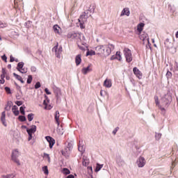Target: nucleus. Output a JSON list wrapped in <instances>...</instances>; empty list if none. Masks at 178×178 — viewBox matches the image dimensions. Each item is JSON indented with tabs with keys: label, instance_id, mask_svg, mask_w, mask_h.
I'll list each match as a JSON object with an SVG mask.
<instances>
[{
	"label": "nucleus",
	"instance_id": "nucleus-1",
	"mask_svg": "<svg viewBox=\"0 0 178 178\" xmlns=\"http://www.w3.org/2000/svg\"><path fill=\"white\" fill-rule=\"evenodd\" d=\"M112 49H115L113 44H104L97 46L95 51L97 55H102L103 56H109L112 52Z\"/></svg>",
	"mask_w": 178,
	"mask_h": 178
},
{
	"label": "nucleus",
	"instance_id": "nucleus-2",
	"mask_svg": "<svg viewBox=\"0 0 178 178\" xmlns=\"http://www.w3.org/2000/svg\"><path fill=\"white\" fill-rule=\"evenodd\" d=\"M170 102H172V95H170V93H167L161 99V105L164 108H166L170 105Z\"/></svg>",
	"mask_w": 178,
	"mask_h": 178
},
{
	"label": "nucleus",
	"instance_id": "nucleus-3",
	"mask_svg": "<svg viewBox=\"0 0 178 178\" xmlns=\"http://www.w3.org/2000/svg\"><path fill=\"white\" fill-rule=\"evenodd\" d=\"M73 149V145L71 143H68L65 146V149L61 151L62 155L65 156V158H69L72 152V149Z\"/></svg>",
	"mask_w": 178,
	"mask_h": 178
},
{
	"label": "nucleus",
	"instance_id": "nucleus-4",
	"mask_svg": "<svg viewBox=\"0 0 178 178\" xmlns=\"http://www.w3.org/2000/svg\"><path fill=\"white\" fill-rule=\"evenodd\" d=\"M124 55L126 58V61L128 63H130L131 60H133V54H131V50H130L129 48H124Z\"/></svg>",
	"mask_w": 178,
	"mask_h": 178
},
{
	"label": "nucleus",
	"instance_id": "nucleus-5",
	"mask_svg": "<svg viewBox=\"0 0 178 178\" xmlns=\"http://www.w3.org/2000/svg\"><path fill=\"white\" fill-rule=\"evenodd\" d=\"M20 156V153L17 149L13 151L12 153V159L15 162L16 164L20 165V161L17 159Z\"/></svg>",
	"mask_w": 178,
	"mask_h": 178
},
{
	"label": "nucleus",
	"instance_id": "nucleus-6",
	"mask_svg": "<svg viewBox=\"0 0 178 178\" xmlns=\"http://www.w3.org/2000/svg\"><path fill=\"white\" fill-rule=\"evenodd\" d=\"M26 131L29 134L28 141H31L33 138V134L37 131V126L32 125L31 129H27Z\"/></svg>",
	"mask_w": 178,
	"mask_h": 178
},
{
	"label": "nucleus",
	"instance_id": "nucleus-7",
	"mask_svg": "<svg viewBox=\"0 0 178 178\" xmlns=\"http://www.w3.org/2000/svg\"><path fill=\"white\" fill-rule=\"evenodd\" d=\"M67 37V38H72V40H81V33L70 32Z\"/></svg>",
	"mask_w": 178,
	"mask_h": 178
},
{
	"label": "nucleus",
	"instance_id": "nucleus-8",
	"mask_svg": "<svg viewBox=\"0 0 178 178\" xmlns=\"http://www.w3.org/2000/svg\"><path fill=\"white\" fill-rule=\"evenodd\" d=\"M140 39L143 41V45L149 44V38L148 37V34L143 33L140 35Z\"/></svg>",
	"mask_w": 178,
	"mask_h": 178
},
{
	"label": "nucleus",
	"instance_id": "nucleus-9",
	"mask_svg": "<svg viewBox=\"0 0 178 178\" xmlns=\"http://www.w3.org/2000/svg\"><path fill=\"white\" fill-rule=\"evenodd\" d=\"M145 163H147V161H145V159L143 156L138 158L136 161L137 166L139 168H144V166H145Z\"/></svg>",
	"mask_w": 178,
	"mask_h": 178
},
{
	"label": "nucleus",
	"instance_id": "nucleus-10",
	"mask_svg": "<svg viewBox=\"0 0 178 178\" xmlns=\"http://www.w3.org/2000/svg\"><path fill=\"white\" fill-rule=\"evenodd\" d=\"M53 51H55L56 56L58 58H60V54H62V46L58 49V43L53 48Z\"/></svg>",
	"mask_w": 178,
	"mask_h": 178
},
{
	"label": "nucleus",
	"instance_id": "nucleus-11",
	"mask_svg": "<svg viewBox=\"0 0 178 178\" xmlns=\"http://www.w3.org/2000/svg\"><path fill=\"white\" fill-rule=\"evenodd\" d=\"M45 139L49 144V148H52L55 145V139L51 136H46Z\"/></svg>",
	"mask_w": 178,
	"mask_h": 178
},
{
	"label": "nucleus",
	"instance_id": "nucleus-12",
	"mask_svg": "<svg viewBox=\"0 0 178 178\" xmlns=\"http://www.w3.org/2000/svg\"><path fill=\"white\" fill-rule=\"evenodd\" d=\"M133 72L136 77H138L139 79H143V73H141V71H140V70H138L137 67H134Z\"/></svg>",
	"mask_w": 178,
	"mask_h": 178
},
{
	"label": "nucleus",
	"instance_id": "nucleus-13",
	"mask_svg": "<svg viewBox=\"0 0 178 178\" xmlns=\"http://www.w3.org/2000/svg\"><path fill=\"white\" fill-rule=\"evenodd\" d=\"M6 113L5 111H3L1 113V122L2 123V124H3L5 126V127H6V126H8V124H6Z\"/></svg>",
	"mask_w": 178,
	"mask_h": 178
},
{
	"label": "nucleus",
	"instance_id": "nucleus-14",
	"mask_svg": "<svg viewBox=\"0 0 178 178\" xmlns=\"http://www.w3.org/2000/svg\"><path fill=\"white\" fill-rule=\"evenodd\" d=\"M90 72H92V69H91V65H89L87 67H83L81 70L83 74H87V73H90Z\"/></svg>",
	"mask_w": 178,
	"mask_h": 178
},
{
	"label": "nucleus",
	"instance_id": "nucleus-15",
	"mask_svg": "<svg viewBox=\"0 0 178 178\" xmlns=\"http://www.w3.org/2000/svg\"><path fill=\"white\" fill-rule=\"evenodd\" d=\"M104 86L106 88H111L112 87V80L106 79L104 82Z\"/></svg>",
	"mask_w": 178,
	"mask_h": 178
},
{
	"label": "nucleus",
	"instance_id": "nucleus-16",
	"mask_svg": "<svg viewBox=\"0 0 178 178\" xmlns=\"http://www.w3.org/2000/svg\"><path fill=\"white\" fill-rule=\"evenodd\" d=\"M88 17V15H86V13H83V14H82L79 19V22H82V23H86V22H87V18Z\"/></svg>",
	"mask_w": 178,
	"mask_h": 178
},
{
	"label": "nucleus",
	"instance_id": "nucleus-17",
	"mask_svg": "<svg viewBox=\"0 0 178 178\" xmlns=\"http://www.w3.org/2000/svg\"><path fill=\"white\" fill-rule=\"evenodd\" d=\"M120 16H130V10H129V8H124L120 14Z\"/></svg>",
	"mask_w": 178,
	"mask_h": 178
},
{
	"label": "nucleus",
	"instance_id": "nucleus-18",
	"mask_svg": "<svg viewBox=\"0 0 178 178\" xmlns=\"http://www.w3.org/2000/svg\"><path fill=\"white\" fill-rule=\"evenodd\" d=\"M111 59H118V60H122V55H120V51H117L115 56H113Z\"/></svg>",
	"mask_w": 178,
	"mask_h": 178
},
{
	"label": "nucleus",
	"instance_id": "nucleus-19",
	"mask_svg": "<svg viewBox=\"0 0 178 178\" xmlns=\"http://www.w3.org/2000/svg\"><path fill=\"white\" fill-rule=\"evenodd\" d=\"M53 30L56 34H60V27L58 24L53 26Z\"/></svg>",
	"mask_w": 178,
	"mask_h": 178
},
{
	"label": "nucleus",
	"instance_id": "nucleus-20",
	"mask_svg": "<svg viewBox=\"0 0 178 178\" xmlns=\"http://www.w3.org/2000/svg\"><path fill=\"white\" fill-rule=\"evenodd\" d=\"M144 26L145 24L144 23H140L137 26V31H138V34H141V31H143V29H144Z\"/></svg>",
	"mask_w": 178,
	"mask_h": 178
},
{
	"label": "nucleus",
	"instance_id": "nucleus-21",
	"mask_svg": "<svg viewBox=\"0 0 178 178\" xmlns=\"http://www.w3.org/2000/svg\"><path fill=\"white\" fill-rule=\"evenodd\" d=\"M75 62L76 66H79L81 63V54H78L75 58Z\"/></svg>",
	"mask_w": 178,
	"mask_h": 178
},
{
	"label": "nucleus",
	"instance_id": "nucleus-22",
	"mask_svg": "<svg viewBox=\"0 0 178 178\" xmlns=\"http://www.w3.org/2000/svg\"><path fill=\"white\" fill-rule=\"evenodd\" d=\"M88 163H90V160L87 157L83 156V157L82 165L83 166H88Z\"/></svg>",
	"mask_w": 178,
	"mask_h": 178
},
{
	"label": "nucleus",
	"instance_id": "nucleus-23",
	"mask_svg": "<svg viewBox=\"0 0 178 178\" xmlns=\"http://www.w3.org/2000/svg\"><path fill=\"white\" fill-rule=\"evenodd\" d=\"M59 111H56V114H55V120H56V123L57 124L58 127H59V124H60V123L59 122Z\"/></svg>",
	"mask_w": 178,
	"mask_h": 178
},
{
	"label": "nucleus",
	"instance_id": "nucleus-24",
	"mask_svg": "<svg viewBox=\"0 0 178 178\" xmlns=\"http://www.w3.org/2000/svg\"><path fill=\"white\" fill-rule=\"evenodd\" d=\"M19 108L17 107V106H13V108H12V111H13V113H14V115L15 116H18L19 115Z\"/></svg>",
	"mask_w": 178,
	"mask_h": 178
},
{
	"label": "nucleus",
	"instance_id": "nucleus-25",
	"mask_svg": "<svg viewBox=\"0 0 178 178\" xmlns=\"http://www.w3.org/2000/svg\"><path fill=\"white\" fill-rule=\"evenodd\" d=\"M53 90L54 91V93L56 94V96L58 97V95L60 94V89H59L56 86H54V87H53Z\"/></svg>",
	"mask_w": 178,
	"mask_h": 178
},
{
	"label": "nucleus",
	"instance_id": "nucleus-26",
	"mask_svg": "<svg viewBox=\"0 0 178 178\" xmlns=\"http://www.w3.org/2000/svg\"><path fill=\"white\" fill-rule=\"evenodd\" d=\"M78 149L79 152H81V154H83L86 151V147H84V145L80 144L78 147Z\"/></svg>",
	"mask_w": 178,
	"mask_h": 178
},
{
	"label": "nucleus",
	"instance_id": "nucleus-27",
	"mask_svg": "<svg viewBox=\"0 0 178 178\" xmlns=\"http://www.w3.org/2000/svg\"><path fill=\"white\" fill-rule=\"evenodd\" d=\"M16 177V175L15 174H8V175H1L2 178H15Z\"/></svg>",
	"mask_w": 178,
	"mask_h": 178
},
{
	"label": "nucleus",
	"instance_id": "nucleus-28",
	"mask_svg": "<svg viewBox=\"0 0 178 178\" xmlns=\"http://www.w3.org/2000/svg\"><path fill=\"white\" fill-rule=\"evenodd\" d=\"M116 162L117 163H118V165H123V163H124V161H123V159H122L121 156L117 157Z\"/></svg>",
	"mask_w": 178,
	"mask_h": 178
},
{
	"label": "nucleus",
	"instance_id": "nucleus-29",
	"mask_svg": "<svg viewBox=\"0 0 178 178\" xmlns=\"http://www.w3.org/2000/svg\"><path fill=\"white\" fill-rule=\"evenodd\" d=\"M23 66H24V63L23 62H19L18 64H17V70H21V69H23Z\"/></svg>",
	"mask_w": 178,
	"mask_h": 178
},
{
	"label": "nucleus",
	"instance_id": "nucleus-30",
	"mask_svg": "<svg viewBox=\"0 0 178 178\" xmlns=\"http://www.w3.org/2000/svg\"><path fill=\"white\" fill-rule=\"evenodd\" d=\"M104 167V165H100L99 163L97 164L96 168H95V172H99L100 169H102Z\"/></svg>",
	"mask_w": 178,
	"mask_h": 178
},
{
	"label": "nucleus",
	"instance_id": "nucleus-31",
	"mask_svg": "<svg viewBox=\"0 0 178 178\" xmlns=\"http://www.w3.org/2000/svg\"><path fill=\"white\" fill-rule=\"evenodd\" d=\"M42 171L44 172V175H49V171H48V166L45 165L42 168Z\"/></svg>",
	"mask_w": 178,
	"mask_h": 178
},
{
	"label": "nucleus",
	"instance_id": "nucleus-32",
	"mask_svg": "<svg viewBox=\"0 0 178 178\" xmlns=\"http://www.w3.org/2000/svg\"><path fill=\"white\" fill-rule=\"evenodd\" d=\"M161 137H162V134H155V138L157 141H159V140H161Z\"/></svg>",
	"mask_w": 178,
	"mask_h": 178
},
{
	"label": "nucleus",
	"instance_id": "nucleus-33",
	"mask_svg": "<svg viewBox=\"0 0 178 178\" xmlns=\"http://www.w3.org/2000/svg\"><path fill=\"white\" fill-rule=\"evenodd\" d=\"M165 47H167L168 48H170V42L169 40V39H166L165 42H164Z\"/></svg>",
	"mask_w": 178,
	"mask_h": 178
},
{
	"label": "nucleus",
	"instance_id": "nucleus-34",
	"mask_svg": "<svg viewBox=\"0 0 178 178\" xmlns=\"http://www.w3.org/2000/svg\"><path fill=\"white\" fill-rule=\"evenodd\" d=\"M33 119H34V114L33 113H30L28 115V120L29 122H31L33 120Z\"/></svg>",
	"mask_w": 178,
	"mask_h": 178
},
{
	"label": "nucleus",
	"instance_id": "nucleus-35",
	"mask_svg": "<svg viewBox=\"0 0 178 178\" xmlns=\"http://www.w3.org/2000/svg\"><path fill=\"white\" fill-rule=\"evenodd\" d=\"M63 173L64 175H70V170H69V169H67V168H63Z\"/></svg>",
	"mask_w": 178,
	"mask_h": 178
},
{
	"label": "nucleus",
	"instance_id": "nucleus-36",
	"mask_svg": "<svg viewBox=\"0 0 178 178\" xmlns=\"http://www.w3.org/2000/svg\"><path fill=\"white\" fill-rule=\"evenodd\" d=\"M95 10V6H90L89 7L88 11H89L90 13H94Z\"/></svg>",
	"mask_w": 178,
	"mask_h": 178
},
{
	"label": "nucleus",
	"instance_id": "nucleus-37",
	"mask_svg": "<svg viewBox=\"0 0 178 178\" xmlns=\"http://www.w3.org/2000/svg\"><path fill=\"white\" fill-rule=\"evenodd\" d=\"M89 55H90V56H92V55H95V51L92 50L87 51L86 56H89Z\"/></svg>",
	"mask_w": 178,
	"mask_h": 178
},
{
	"label": "nucleus",
	"instance_id": "nucleus-38",
	"mask_svg": "<svg viewBox=\"0 0 178 178\" xmlns=\"http://www.w3.org/2000/svg\"><path fill=\"white\" fill-rule=\"evenodd\" d=\"M24 109H26V106H22L19 108V111L22 113V115H26V113L24 112Z\"/></svg>",
	"mask_w": 178,
	"mask_h": 178
},
{
	"label": "nucleus",
	"instance_id": "nucleus-39",
	"mask_svg": "<svg viewBox=\"0 0 178 178\" xmlns=\"http://www.w3.org/2000/svg\"><path fill=\"white\" fill-rule=\"evenodd\" d=\"M18 119L19 120H20V122H26V117L24 115H19Z\"/></svg>",
	"mask_w": 178,
	"mask_h": 178
},
{
	"label": "nucleus",
	"instance_id": "nucleus-40",
	"mask_svg": "<svg viewBox=\"0 0 178 178\" xmlns=\"http://www.w3.org/2000/svg\"><path fill=\"white\" fill-rule=\"evenodd\" d=\"M31 81H33V76L29 75L28 76V79H27V83L28 84H31Z\"/></svg>",
	"mask_w": 178,
	"mask_h": 178
},
{
	"label": "nucleus",
	"instance_id": "nucleus-41",
	"mask_svg": "<svg viewBox=\"0 0 178 178\" xmlns=\"http://www.w3.org/2000/svg\"><path fill=\"white\" fill-rule=\"evenodd\" d=\"M81 41L82 40V41H83V42H82V44L83 45H86V37H84V35H83V34H81Z\"/></svg>",
	"mask_w": 178,
	"mask_h": 178
},
{
	"label": "nucleus",
	"instance_id": "nucleus-42",
	"mask_svg": "<svg viewBox=\"0 0 178 178\" xmlns=\"http://www.w3.org/2000/svg\"><path fill=\"white\" fill-rule=\"evenodd\" d=\"M13 76L14 77H15V79H17V80H19V81L22 79V76H20L19 75H18L16 73H13Z\"/></svg>",
	"mask_w": 178,
	"mask_h": 178
},
{
	"label": "nucleus",
	"instance_id": "nucleus-43",
	"mask_svg": "<svg viewBox=\"0 0 178 178\" xmlns=\"http://www.w3.org/2000/svg\"><path fill=\"white\" fill-rule=\"evenodd\" d=\"M18 72H20V73L24 74L27 72V69L26 68H22L21 70L18 69Z\"/></svg>",
	"mask_w": 178,
	"mask_h": 178
},
{
	"label": "nucleus",
	"instance_id": "nucleus-44",
	"mask_svg": "<svg viewBox=\"0 0 178 178\" xmlns=\"http://www.w3.org/2000/svg\"><path fill=\"white\" fill-rule=\"evenodd\" d=\"M25 26L27 27V29H29V27H31V22L28 21L25 23Z\"/></svg>",
	"mask_w": 178,
	"mask_h": 178
},
{
	"label": "nucleus",
	"instance_id": "nucleus-45",
	"mask_svg": "<svg viewBox=\"0 0 178 178\" xmlns=\"http://www.w3.org/2000/svg\"><path fill=\"white\" fill-rule=\"evenodd\" d=\"M1 59H2V60H4V62H6H6H8V57L5 54L1 56Z\"/></svg>",
	"mask_w": 178,
	"mask_h": 178
},
{
	"label": "nucleus",
	"instance_id": "nucleus-46",
	"mask_svg": "<svg viewBox=\"0 0 178 178\" xmlns=\"http://www.w3.org/2000/svg\"><path fill=\"white\" fill-rule=\"evenodd\" d=\"M166 76L167 79H170V77H172V72H170V71H168L166 73Z\"/></svg>",
	"mask_w": 178,
	"mask_h": 178
},
{
	"label": "nucleus",
	"instance_id": "nucleus-47",
	"mask_svg": "<svg viewBox=\"0 0 178 178\" xmlns=\"http://www.w3.org/2000/svg\"><path fill=\"white\" fill-rule=\"evenodd\" d=\"M41 87V83L40 82H37L35 85V88L37 90Z\"/></svg>",
	"mask_w": 178,
	"mask_h": 178
},
{
	"label": "nucleus",
	"instance_id": "nucleus-48",
	"mask_svg": "<svg viewBox=\"0 0 178 178\" xmlns=\"http://www.w3.org/2000/svg\"><path fill=\"white\" fill-rule=\"evenodd\" d=\"M155 99V104L157 106H159V100L158 99V97H154Z\"/></svg>",
	"mask_w": 178,
	"mask_h": 178
},
{
	"label": "nucleus",
	"instance_id": "nucleus-49",
	"mask_svg": "<svg viewBox=\"0 0 178 178\" xmlns=\"http://www.w3.org/2000/svg\"><path fill=\"white\" fill-rule=\"evenodd\" d=\"M119 130V127H117L115 128V129L113 131V134L115 136L116 133H118V131Z\"/></svg>",
	"mask_w": 178,
	"mask_h": 178
},
{
	"label": "nucleus",
	"instance_id": "nucleus-50",
	"mask_svg": "<svg viewBox=\"0 0 178 178\" xmlns=\"http://www.w3.org/2000/svg\"><path fill=\"white\" fill-rule=\"evenodd\" d=\"M8 26L6 24H3L2 22H0V29H5Z\"/></svg>",
	"mask_w": 178,
	"mask_h": 178
},
{
	"label": "nucleus",
	"instance_id": "nucleus-51",
	"mask_svg": "<svg viewBox=\"0 0 178 178\" xmlns=\"http://www.w3.org/2000/svg\"><path fill=\"white\" fill-rule=\"evenodd\" d=\"M16 105H17V106H20L21 105H23V102L22 101H17L15 102Z\"/></svg>",
	"mask_w": 178,
	"mask_h": 178
},
{
	"label": "nucleus",
	"instance_id": "nucleus-52",
	"mask_svg": "<svg viewBox=\"0 0 178 178\" xmlns=\"http://www.w3.org/2000/svg\"><path fill=\"white\" fill-rule=\"evenodd\" d=\"M5 90L7 92V94H10V88L9 87H6Z\"/></svg>",
	"mask_w": 178,
	"mask_h": 178
},
{
	"label": "nucleus",
	"instance_id": "nucleus-53",
	"mask_svg": "<svg viewBox=\"0 0 178 178\" xmlns=\"http://www.w3.org/2000/svg\"><path fill=\"white\" fill-rule=\"evenodd\" d=\"M79 23H80V27H81V29H85V26H84V22H79Z\"/></svg>",
	"mask_w": 178,
	"mask_h": 178
},
{
	"label": "nucleus",
	"instance_id": "nucleus-54",
	"mask_svg": "<svg viewBox=\"0 0 178 178\" xmlns=\"http://www.w3.org/2000/svg\"><path fill=\"white\" fill-rule=\"evenodd\" d=\"M44 91L46 94H47V95H51V92H49V90H48V88H45Z\"/></svg>",
	"mask_w": 178,
	"mask_h": 178
},
{
	"label": "nucleus",
	"instance_id": "nucleus-55",
	"mask_svg": "<svg viewBox=\"0 0 178 178\" xmlns=\"http://www.w3.org/2000/svg\"><path fill=\"white\" fill-rule=\"evenodd\" d=\"M44 156H46V158H47V159L49 161L51 159L49 157V154H47V153H44Z\"/></svg>",
	"mask_w": 178,
	"mask_h": 178
},
{
	"label": "nucleus",
	"instance_id": "nucleus-56",
	"mask_svg": "<svg viewBox=\"0 0 178 178\" xmlns=\"http://www.w3.org/2000/svg\"><path fill=\"white\" fill-rule=\"evenodd\" d=\"M10 62H15V58L13 57V56H10Z\"/></svg>",
	"mask_w": 178,
	"mask_h": 178
},
{
	"label": "nucleus",
	"instance_id": "nucleus-57",
	"mask_svg": "<svg viewBox=\"0 0 178 178\" xmlns=\"http://www.w3.org/2000/svg\"><path fill=\"white\" fill-rule=\"evenodd\" d=\"M31 72H36L37 68L35 67H31Z\"/></svg>",
	"mask_w": 178,
	"mask_h": 178
},
{
	"label": "nucleus",
	"instance_id": "nucleus-58",
	"mask_svg": "<svg viewBox=\"0 0 178 178\" xmlns=\"http://www.w3.org/2000/svg\"><path fill=\"white\" fill-rule=\"evenodd\" d=\"M48 102H49V100H44L43 104L47 106L48 105Z\"/></svg>",
	"mask_w": 178,
	"mask_h": 178
},
{
	"label": "nucleus",
	"instance_id": "nucleus-59",
	"mask_svg": "<svg viewBox=\"0 0 178 178\" xmlns=\"http://www.w3.org/2000/svg\"><path fill=\"white\" fill-rule=\"evenodd\" d=\"M78 47H79L80 49H81V51H86V47H81L80 45H78Z\"/></svg>",
	"mask_w": 178,
	"mask_h": 178
},
{
	"label": "nucleus",
	"instance_id": "nucleus-60",
	"mask_svg": "<svg viewBox=\"0 0 178 178\" xmlns=\"http://www.w3.org/2000/svg\"><path fill=\"white\" fill-rule=\"evenodd\" d=\"M2 74H6V70L5 68H2Z\"/></svg>",
	"mask_w": 178,
	"mask_h": 178
},
{
	"label": "nucleus",
	"instance_id": "nucleus-61",
	"mask_svg": "<svg viewBox=\"0 0 178 178\" xmlns=\"http://www.w3.org/2000/svg\"><path fill=\"white\" fill-rule=\"evenodd\" d=\"M159 109H161V111L162 112H163V111H165V108L162 107V106H161V105H159Z\"/></svg>",
	"mask_w": 178,
	"mask_h": 178
},
{
	"label": "nucleus",
	"instance_id": "nucleus-62",
	"mask_svg": "<svg viewBox=\"0 0 178 178\" xmlns=\"http://www.w3.org/2000/svg\"><path fill=\"white\" fill-rule=\"evenodd\" d=\"M45 109H52V106H51V105H47L45 106Z\"/></svg>",
	"mask_w": 178,
	"mask_h": 178
},
{
	"label": "nucleus",
	"instance_id": "nucleus-63",
	"mask_svg": "<svg viewBox=\"0 0 178 178\" xmlns=\"http://www.w3.org/2000/svg\"><path fill=\"white\" fill-rule=\"evenodd\" d=\"M67 178H74V175H70L67 177Z\"/></svg>",
	"mask_w": 178,
	"mask_h": 178
},
{
	"label": "nucleus",
	"instance_id": "nucleus-64",
	"mask_svg": "<svg viewBox=\"0 0 178 178\" xmlns=\"http://www.w3.org/2000/svg\"><path fill=\"white\" fill-rule=\"evenodd\" d=\"M175 69H176V70H178V65H177V63H175Z\"/></svg>",
	"mask_w": 178,
	"mask_h": 178
}]
</instances>
